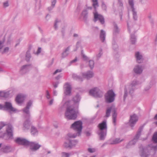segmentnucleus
<instances>
[{"instance_id": "dca6fc26", "label": "nucleus", "mask_w": 157, "mask_h": 157, "mask_svg": "<svg viewBox=\"0 0 157 157\" xmlns=\"http://www.w3.org/2000/svg\"><path fill=\"white\" fill-rule=\"evenodd\" d=\"M82 75L84 78L89 79L93 77L94 73L92 71H89L86 73H83Z\"/></svg>"}, {"instance_id": "680f3d73", "label": "nucleus", "mask_w": 157, "mask_h": 157, "mask_svg": "<svg viewBox=\"0 0 157 157\" xmlns=\"http://www.w3.org/2000/svg\"><path fill=\"white\" fill-rule=\"evenodd\" d=\"M9 5L8 1L5 2L3 3V6L4 7H7L9 6Z\"/></svg>"}, {"instance_id": "13d9d810", "label": "nucleus", "mask_w": 157, "mask_h": 157, "mask_svg": "<svg viewBox=\"0 0 157 157\" xmlns=\"http://www.w3.org/2000/svg\"><path fill=\"white\" fill-rule=\"evenodd\" d=\"M46 94H47V95H46L47 98L48 99L50 98V95L49 92L48 90L46 91Z\"/></svg>"}, {"instance_id": "393cba45", "label": "nucleus", "mask_w": 157, "mask_h": 157, "mask_svg": "<svg viewBox=\"0 0 157 157\" xmlns=\"http://www.w3.org/2000/svg\"><path fill=\"white\" fill-rule=\"evenodd\" d=\"M9 91H0V97L6 98L9 97L10 95Z\"/></svg>"}, {"instance_id": "09e8293b", "label": "nucleus", "mask_w": 157, "mask_h": 157, "mask_svg": "<svg viewBox=\"0 0 157 157\" xmlns=\"http://www.w3.org/2000/svg\"><path fill=\"white\" fill-rule=\"evenodd\" d=\"M101 6L102 9L105 11L107 10V6L104 2H102Z\"/></svg>"}, {"instance_id": "f3484780", "label": "nucleus", "mask_w": 157, "mask_h": 157, "mask_svg": "<svg viewBox=\"0 0 157 157\" xmlns=\"http://www.w3.org/2000/svg\"><path fill=\"white\" fill-rule=\"evenodd\" d=\"M30 66H31L30 64L23 65L21 68L20 71L21 72L22 74H25L28 71L31 69L29 67Z\"/></svg>"}, {"instance_id": "ea45409f", "label": "nucleus", "mask_w": 157, "mask_h": 157, "mask_svg": "<svg viewBox=\"0 0 157 157\" xmlns=\"http://www.w3.org/2000/svg\"><path fill=\"white\" fill-rule=\"evenodd\" d=\"M78 141L77 140H70V143L71 147L73 146H75L77 143Z\"/></svg>"}, {"instance_id": "a211bd4d", "label": "nucleus", "mask_w": 157, "mask_h": 157, "mask_svg": "<svg viewBox=\"0 0 157 157\" xmlns=\"http://www.w3.org/2000/svg\"><path fill=\"white\" fill-rule=\"evenodd\" d=\"M135 57L136 59L137 62L138 63H142L143 59L142 55L139 52H136L135 54Z\"/></svg>"}, {"instance_id": "58836bf2", "label": "nucleus", "mask_w": 157, "mask_h": 157, "mask_svg": "<svg viewBox=\"0 0 157 157\" xmlns=\"http://www.w3.org/2000/svg\"><path fill=\"white\" fill-rule=\"evenodd\" d=\"M56 0H52V2L51 6L50 7H49L48 8V9L49 11H50L53 9V8L55 6V5L56 3Z\"/></svg>"}, {"instance_id": "a19ab883", "label": "nucleus", "mask_w": 157, "mask_h": 157, "mask_svg": "<svg viewBox=\"0 0 157 157\" xmlns=\"http://www.w3.org/2000/svg\"><path fill=\"white\" fill-rule=\"evenodd\" d=\"M152 140L154 142L157 143V132H155L153 134Z\"/></svg>"}, {"instance_id": "2eb2a0df", "label": "nucleus", "mask_w": 157, "mask_h": 157, "mask_svg": "<svg viewBox=\"0 0 157 157\" xmlns=\"http://www.w3.org/2000/svg\"><path fill=\"white\" fill-rule=\"evenodd\" d=\"M6 134L4 133L3 136L7 134L8 137L9 138L12 139L13 137V130L12 127L11 125H9L6 128Z\"/></svg>"}, {"instance_id": "6e6552de", "label": "nucleus", "mask_w": 157, "mask_h": 157, "mask_svg": "<svg viewBox=\"0 0 157 157\" xmlns=\"http://www.w3.org/2000/svg\"><path fill=\"white\" fill-rule=\"evenodd\" d=\"M2 109L8 110L10 112H14L16 111L15 109L13 107L11 103L7 101L5 102L3 105L0 104V109Z\"/></svg>"}, {"instance_id": "37998d69", "label": "nucleus", "mask_w": 157, "mask_h": 157, "mask_svg": "<svg viewBox=\"0 0 157 157\" xmlns=\"http://www.w3.org/2000/svg\"><path fill=\"white\" fill-rule=\"evenodd\" d=\"M128 2L132 9L134 8V0H128Z\"/></svg>"}, {"instance_id": "69168bd1", "label": "nucleus", "mask_w": 157, "mask_h": 157, "mask_svg": "<svg viewBox=\"0 0 157 157\" xmlns=\"http://www.w3.org/2000/svg\"><path fill=\"white\" fill-rule=\"evenodd\" d=\"M41 48L40 47L39 48L37 51V54H38L40 53L41 52Z\"/></svg>"}, {"instance_id": "4c0bfd02", "label": "nucleus", "mask_w": 157, "mask_h": 157, "mask_svg": "<svg viewBox=\"0 0 157 157\" xmlns=\"http://www.w3.org/2000/svg\"><path fill=\"white\" fill-rule=\"evenodd\" d=\"M114 32L115 33H118L119 31V29L117 25L115 22L113 23Z\"/></svg>"}, {"instance_id": "473e14b6", "label": "nucleus", "mask_w": 157, "mask_h": 157, "mask_svg": "<svg viewBox=\"0 0 157 157\" xmlns=\"http://www.w3.org/2000/svg\"><path fill=\"white\" fill-rule=\"evenodd\" d=\"M82 14L84 19H86L87 17V9H84L82 12Z\"/></svg>"}, {"instance_id": "7c9ffc66", "label": "nucleus", "mask_w": 157, "mask_h": 157, "mask_svg": "<svg viewBox=\"0 0 157 157\" xmlns=\"http://www.w3.org/2000/svg\"><path fill=\"white\" fill-rule=\"evenodd\" d=\"M92 1L93 2L92 6L95 9V12H97V8L99 6L98 0H92Z\"/></svg>"}, {"instance_id": "de8ad7c7", "label": "nucleus", "mask_w": 157, "mask_h": 157, "mask_svg": "<svg viewBox=\"0 0 157 157\" xmlns=\"http://www.w3.org/2000/svg\"><path fill=\"white\" fill-rule=\"evenodd\" d=\"M70 154L68 153L63 152L62 153V157H69Z\"/></svg>"}, {"instance_id": "c85d7f7f", "label": "nucleus", "mask_w": 157, "mask_h": 157, "mask_svg": "<svg viewBox=\"0 0 157 157\" xmlns=\"http://www.w3.org/2000/svg\"><path fill=\"white\" fill-rule=\"evenodd\" d=\"M72 77L74 79L79 81L82 82L83 81L82 78L81 77L75 74L74 73L72 74Z\"/></svg>"}, {"instance_id": "a18cd8bd", "label": "nucleus", "mask_w": 157, "mask_h": 157, "mask_svg": "<svg viewBox=\"0 0 157 157\" xmlns=\"http://www.w3.org/2000/svg\"><path fill=\"white\" fill-rule=\"evenodd\" d=\"M67 135L70 138H75L77 136H78V134L77 133L76 134L69 133Z\"/></svg>"}, {"instance_id": "3c124183", "label": "nucleus", "mask_w": 157, "mask_h": 157, "mask_svg": "<svg viewBox=\"0 0 157 157\" xmlns=\"http://www.w3.org/2000/svg\"><path fill=\"white\" fill-rule=\"evenodd\" d=\"M61 32L62 34V37L63 38L65 36V29L64 28H62Z\"/></svg>"}, {"instance_id": "338daca9", "label": "nucleus", "mask_w": 157, "mask_h": 157, "mask_svg": "<svg viewBox=\"0 0 157 157\" xmlns=\"http://www.w3.org/2000/svg\"><path fill=\"white\" fill-rule=\"evenodd\" d=\"M62 77V75H58L56 77V79L57 80H58Z\"/></svg>"}, {"instance_id": "c03bdc74", "label": "nucleus", "mask_w": 157, "mask_h": 157, "mask_svg": "<svg viewBox=\"0 0 157 157\" xmlns=\"http://www.w3.org/2000/svg\"><path fill=\"white\" fill-rule=\"evenodd\" d=\"M31 57V54L29 51L27 52H26V60L27 62L29 61L30 58Z\"/></svg>"}, {"instance_id": "bb28decb", "label": "nucleus", "mask_w": 157, "mask_h": 157, "mask_svg": "<svg viewBox=\"0 0 157 157\" xmlns=\"http://www.w3.org/2000/svg\"><path fill=\"white\" fill-rule=\"evenodd\" d=\"M128 91L129 92V88L126 86L124 90V94L123 95L124 100V101L127 97L128 94Z\"/></svg>"}, {"instance_id": "f03ea898", "label": "nucleus", "mask_w": 157, "mask_h": 157, "mask_svg": "<svg viewBox=\"0 0 157 157\" xmlns=\"http://www.w3.org/2000/svg\"><path fill=\"white\" fill-rule=\"evenodd\" d=\"M77 113L73 106L68 107L65 113V117L68 120H75L77 117Z\"/></svg>"}, {"instance_id": "774afa93", "label": "nucleus", "mask_w": 157, "mask_h": 157, "mask_svg": "<svg viewBox=\"0 0 157 157\" xmlns=\"http://www.w3.org/2000/svg\"><path fill=\"white\" fill-rule=\"evenodd\" d=\"M140 2L144 4L147 1V0H139Z\"/></svg>"}, {"instance_id": "e433bc0d", "label": "nucleus", "mask_w": 157, "mask_h": 157, "mask_svg": "<svg viewBox=\"0 0 157 157\" xmlns=\"http://www.w3.org/2000/svg\"><path fill=\"white\" fill-rule=\"evenodd\" d=\"M127 25L128 31L130 33L131 32H132V33H134L136 31V30H135L133 27H129L128 23H127Z\"/></svg>"}, {"instance_id": "a878e982", "label": "nucleus", "mask_w": 157, "mask_h": 157, "mask_svg": "<svg viewBox=\"0 0 157 157\" xmlns=\"http://www.w3.org/2000/svg\"><path fill=\"white\" fill-rule=\"evenodd\" d=\"M105 37V32L103 30H101L100 35V38L102 42H104Z\"/></svg>"}, {"instance_id": "b1692460", "label": "nucleus", "mask_w": 157, "mask_h": 157, "mask_svg": "<svg viewBox=\"0 0 157 157\" xmlns=\"http://www.w3.org/2000/svg\"><path fill=\"white\" fill-rule=\"evenodd\" d=\"M70 46L66 48L62 53V57L64 58L67 57L69 55V52L70 49Z\"/></svg>"}, {"instance_id": "9d476101", "label": "nucleus", "mask_w": 157, "mask_h": 157, "mask_svg": "<svg viewBox=\"0 0 157 157\" xmlns=\"http://www.w3.org/2000/svg\"><path fill=\"white\" fill-rule=\"evenodd\" d=\"M94 22L98 20L101 24H103L104 23L105 20L103 16L98 14L97 12H95L94 13Z\"/></svg>"}, {"instance_id": "4d7b16f0", "label": "nucleus", "mask_w": 157, "mask_h": 157, "mask_svg": "<svg viewBox=\"0 0 157 157\" xmlns=\"http://www.w3.org/2000/svg\"><path fill=\"white\" fill-rule=\"evenodd\" d=\"M6 124L3 122H1L0 124V130L4 126L6 125Z\"/></svg>"}, {"instance_id": "49530a36", "label": "nucleus", "mask_w": 157, "mask_h": 157, "mask_svg": "<svg viewBox=\"0 0 157 157\" xmlns=\"http://www.w3.org/2000/svg\"><path fill=\"white\" fill-rule=\"evenodd\" d=\"M60 23V21L59 20H56L55 24L54 25V27L56 30L58 28V25Z\"/></svg>"}, {"instance_id": "39448f33", "label": "nucleus", "mask_w": 157, "mask_h": 157, "mask_svg": "<svg viewBox=\"0 0 157 157\" xmlns=\"http://www.w3.org/2000/svg\"><path fill=\"white\" fill-rule=\"evenodd\" d=\"M71 128L77 132L78 136L80 135L82 129V122L81 121L75 122L71 126Z\"/></svg>"}, {"instance_id": "9b49d317", "label": "nucleus", "mask_w": 157, "mask_h": 157, "mask_svg": "<svg viewBox=\"0 0 157 157\" xmlns=\"http://www.w3.org/2000/svg\"><path fill=\"white\" fill-rule=\"evenodd\" d=\"M15 142L21 145L24 146H27L29 145L30 144V142L25 139L23 138H17L15 140Z\"/></svg>"}, {"instance_id": "603ef678", "label": "nucleus", "mask_w": 157, "mask_h": 157, "mask_svg": "<svg viewBox=\"0 0 157 157\" xmlns=\"http://www.w3.org/2000/svg\"><path fill=\"white\" fill-rule=\"evenodd\" d=\"M9 50V48L8 47L5 48L4 50L2 52V53H6L8 52Z\"/></svg>"}, {"instance_id": "e2e57ef3", "label": "nucleus", "mask_w": 157, "mask_h": 157, "mask_svg": "<svg viewBox=\"0 0 157 157\" xmlns=\"http://www.w3.org/2000/svg\"><path fill=\"white\" fill-rule=\"evenodd\" d=\"M59 83V82H56L54 83L53 84V86L55 88H56L58 86V85Z\"/></svg>"}, {"instance_id": "c9c22d12", "label": "nucleus", "mask_w": 157, "mask_h": 157, "mask_svg": "<svg viewBox=\"0 0 157 157\" xmlns=\"http://www.w3.org/2000/svg\"><path fill=\"white\" fill-rule=\"evenodd\" d=\"M131 41L132 44H134L136 41V37L133 34L131 35Z\"/></svg>"}, {"instance_id": "412c9836", "label": "nucleus", "mask_w": 157, "mask_h": 157, "mask_svg": "<svg viewBox=\"0 0 157 157\" xmlns=\"http://www.w3.org/2000/svg\"><path fill=\"white\" fill-rule=\"evenodd\" d=\"M143 71V69L141 66L139 65H136L134 69V71L136 74L141 73Z\"/></svg>"}, {"instance_id": "79ce46f5", "label": "nucleus", "mask_w": 157, "mask_h": 157, "mask_svg": "<svg viewBox=\"0 0 157 157\" xmlns=\"http://www.w3.org/2000/svg\"><path fill=\"white\" fill-rule=\"evenodd\" d=\"M94 62L93 60H90L89 62V66L91 69H92L94 67Z\"/></svg>"}, {"instance_id": "aec40b11", "label": "nucleus", "mask_w": 157, "mask_h": 157, "mask_svg": "<svg viewBox=\"0 0 157 157\" xmlns=\"http://www.w3.org/2000/svg\"><path fill=\"white\" fill-rule=\"evenodd\" d=\"M11 149L10 147L8 146H2L1 151L3 153H7L10 152Z\"/></svg>"}, {"instance_id": "f8f14e48", "label": "nucleus", "mask_w": 157, "mask_h": 157, "mask_svg": "<svg viewBox=\"0 0 157 157\" xmlns=\"http://www.w3.org/2000/svg\"><path fill=\"white\" fill-rule=\"evenodd\" d=\"M138 117L136 114H134L131 115L129 121L130 125L132 127H133L138 121Z\"/></svg>"}, {"instance_id": "5701e85b", "label": "nucleus", "mask_w": 157, "mask_h": 157, "mask_svg": "<svg viewBox=\"0 0 157 157\" xmlns=\"http://www.w3.org/2000/svg\"><path fill=\"white\" fill-rule=\"evenodd\" d=\"M66 85L67 86L66 87L65 93L67 95H69L71 94V86L68 83H66Z\"/></svg>"}, {"instance_id": "cd10ccee", "label": "nucleus", "mask_w": 157, "mask_h": 157, "mask_svg": "<svg viewBox=\"0 0 157 157\" xmlns=\"http://www.w3.org/2000/svg\"><path fill=\"white\" fill-rule=\"evenodd\" d=\"M15 100L18 104L22 103L24 101L21 95H18L16 98Z\"/></svg>"}, {"instance_id": "5fc2aeb1", "label": "nucleus", "mask_w": 157, "mask_h": 157, "mask_svg": "<svg viewBox=\"0 0 157 157\" xmlns=\"http://www.w3.org/2000/svg\"><path fill=\"white\" fill-rule=\"evenodd\" d=\"M62 71V70L61 69H57L53 73V75H55L58 73Z\"/></svg>"}, {"instance_id": "8fccbe9b", "label": "nucleus", "mask_w": 157, "mask_h": 157, "mask_svg": "<svg viewBox=\"0 0 157 157\" xmlns=\"http://www.w3.org/2000/svg\"><path fill=\"white\" fill-rule=\"evenodd\" d=\"M102 54V50L101 49L99 50V52L98 54L97 55V57L98 58H99Z\"/></svg>"}, {"instance_id": "ddd939ff", "label": "nucleus", "mask_w": 157, "mask_h": 157, "mask_svg": "<svg viewBox=\"0 0 157 157\" xmlns=\"http://www.w3.org/2000/svg\"><path fill=\"white\" fill-rule=\"evenodd\" d=\"M138 84V82L136 80H134L130 85L126 86L129 88V94H131L133 93L136 89L135 86Z\"/></svg>"}, {"instance_id": "052dcab7", "label": "nucleus", "mask_w": 157, "mask_h": 157, "mask_svg": "<svg viewBox=\"0 0 157 157\" xmlns=\"http://www.w3.org/2000/svg\"><path fill=\"white\" fill-rule=\"evenodd\" d=\"M77 61V57H76L74 59L71 60L70 62V63H74L76 62Z\"/></svg>"}, {"instance_id": "6e6d98bb", "label": "nucleus", "mask_w": 157, "mask_h": 157, "mask_svg": "<svg viewBox=\"0 0 157 157\" xmlns=\"http://www.w3.org/2000/svg\"><path fill=\"white\" fill-rule=\"evenodd\" d=\"M149 155V154H146L143 152L141 155V156L142 157H148Z\"/></svg>"}, {"instance_id": "864d4df0", "label": "nucleus", "mask_w": 157, "mask_h": 157, "mask_svg": "<svg viewBox=\"0 0 157 157\" xmlns=\"http://www.w3.org/2000/svg\"><path fill=\"white\" fill-rule=\"evenodd\" d=\"M88 150L89 152L90 153H93L95 151V149H92L91 148H89L88 149Z\"/></svg>"}, {"instance_id": "bf43d9fd", "label": "nucleus", "mask_w": 157, "mask_h": 157, "mask_svg": "<svg viewBox=\"0 0 157 157\" xmlns=\"http://www.w3.org/2000/svg\"><path fill=\"white\" fill-rule=\"evenodd\" d=\"M118 3L120 6L122 7L123 6V3L121 0H118Z\"/></svg>"}, {"instance_id": "f257e3e1", "label": "nucleus", "mask_w": 157, "mask_h": 157, "mask_svg": "<svg viewBox=\"0 0 157 157\" xmlns=\"http://www.w3.org/2000/svg\"><path fill=\"white\" fill-rule=\"evenodd\" d=\"M99 128V131L98 133L99 136V139L100 140H104L106 135L107 132V125L106 121H103L98 125Z\"/></svg>"}, {"instance_id": "1a4fd4ad", "label": "nucleus", "mask_w": 157, "mask_h": 157, "mask_svg": "<svg viewBox=\"0 0 157 157\" xmlns=\"http://www.w3.org/2000/svg\"><path fill=\"white\" fill-rule=\"evenodd\" d=\"M33 104V101H29L27 103L26 107L22 109L23 112L26 115V117L29 118L30 116L29 109Z\"/></svg>"}, {"instance_id": "4be33fe9", "label": "nucleus", "mask_w": 157, "mask_h": 157, "mask_svg": "<svg viewBox=\"0 0 157 157\" xmlns=\"http://www.w3.org/2000/svg\"><path fill=\"white\" fill-rule=\"evenodd\" d=\"M122 141V140H120L119 138H116L109 140L108 143L110 144H116L121 142Z\"/></svg>"}, {"instance_id": "423d86ee", "label": "nucleus", "mask_w": 157, "mask_h": 157, "mask_svg": "<svg viewBox=\"0 0 157 157\" xmlns=\"http://www.w3.org/2000/svg\"><path fill=\"white\" fill-rule=\"evenodd\" d=\"M90 94L96 98H101L103 95L102 91L97 87L91 89L89 91Z\"/></svg>"}, {"instance_id": "20e7f679", "label": "nucleus", "mask_w": 157, "mask_h": 157, "mask_svg": "<svg viewBox=\"0 0 157 157\" xmlns=\"http://www.w3.org/2000/svg\"><path fill=\"white\" fill-rule=\"evenodd\" d=\"M111 111L113 112L112 114L113 123L114 125H116V118L117 114L115 109L113 106H111L107 108L106 110L105 117H109L110 115Z\"/></svg>"}, {"instance_id": "0e129e2a", "label": "nucleus", "mask_w": 157, "mask_h": 157, "mask_svg": "<svg viewBox=\"0 0 157 157\" xmlns=\"http://www.w3.org/2000/svg\"><path fill=\"white\" fill-rule=\"evenodd\" d=\"M54 100L53 99H51L49 101V105H51L53 104Z\"/></svg>"}, {"instance_id": "2f4dec72", "label": "nucleus", "mask_w": 157, "mask_h": 157, "mask_svg": "<svg viewBox=\"0 0 157 157\" xmlns=\"http://www.w3.org/2000/svg\"><path fill=\"white\" fill-rule=\"evenodd\" d=\"M63 147L66 148H71V146L70 143V140L65 141L63 144Z\"/></svg>"}, {"instance_id": "0eeeda50", "label": "nucleus", "mask_w": 157, "mask_h": 157, "mask_svg": "<svg viewBox=\"0 0 157 157\" xmlns=\"http://www.w3.org/2000/svg\"><path fill=\"white\" fill-rule=\"evenodd\" d=\"M115 94L112 90H109L105 95V99L108 103H110L114 101Z\"/></svg>"}, {"instance_id": "4468645a", "label": "nucleus", "mask_w": 157, "mask_h": 157, "mask_svg": "<svg viewBox=\"0 0 157 157\" xmlns=\"http://www.w3.org/2000/svg\"><path fill=\"white\" fill-rule=\"evenodd\" d=\"M29 145H30V149L33 151L37 150L41 147V145L38 143L33 142H30Z\"/></svg>"}, {"instance_id": "c756f323", "label": "nucleus", "mask_w": 157, "mask_h": 157, "mask_svg": "<svg viewBox=\"0 0 157 157\" xmlns=\"http://www.w3.org/2000/svg\"><path fill=\"white\" fill-rule=\"evenodd\" d=\"M31 132L32 134L35 135L38 134V131L35 127L32 126L31 129Z\"/></svg>"}, {"instance_id": "72a5a7b5", "label": "nucleus", "mask_w": 157, "mask_h": 157, "mask_svg": "<svg viewBox=\"0 0 157 157\" xmlns=\"http://www.w3.org/2000/svg\"><path fill=\"white\" fill-rule=\"evenodd\" d=\"M132 12L133 18L134 20L136 21L137 20L138 18L137 12L136 11V10L135 8H133L132 9Z\"/></svg>"}, {"instance_id": "6ab92c4d", "label": "nucleus", "mask_w": 157, "mask_h": 157, "mask_svg": "<svg viewBox=\"0 0 157 157\" xmlns=\"http://www.w3.org/2000/svg\"><path fill=\"white\" fill-rule=\"evenodd\" d=\"M31 124L29 119H27L24 122L23 124V129L24 130L29 129L31 126Z\"/></svg>"}, {"instance_id": "f704fd0d", "label": "nucleus", "mask_w": 157, "mask_h": 157, "mask_svg": "<svg viewBox=\"0 0 157 157\" xmlns=\"http://www.w3.org/2000/svg\"><path fill=\"white\" fill-rule=\"evenodd\" d=\"M80 100V98L78 94L76 95L73 98V101L74 103H77L79 102Z\"/></svg>"}, {"instance_id": "7ed1b4c3", "label": "nucleus", "mask_w": 157, "mask_h": 157, "mask_svg": "<svg viewBox=\"0 0 157 157\" xmlns=\"http://www.w3.org/2000/svg\"><path fill=\"white\" fill-rule=\"evenodd\" d=\"M143 127V126H141L139 128L135 136L133 139L130 141L126 145V147L127 148H130L131 146L134 145L137 142L141 135Z\"/></svg>"}]
</instances>
